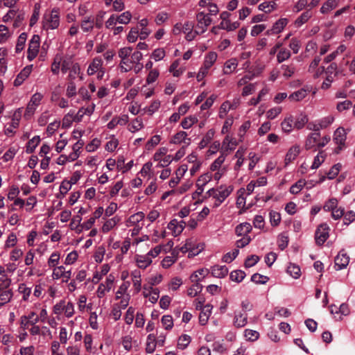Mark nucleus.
I'll list each match as a JSON object with an SVG mask.
<instances>
[{"label": "nucleus", "instance_id": "nucleus-1", "mask_svg": "<svg viewBox=\"0 0 355 355\" xmlns=\"http://www.w3.org/2000/svg\"><path fill=\"white\" fill-rule=\"evenodd\" d=\"M143 55L140 51H135L131 56L124 60H121L119 68L123 73L134 70L135 73H139L144 67L140 62Z\"/></svg>", "mask_w": 355, "mask_h": 355}, {"label": "nucleus", "instance_id": "nucleus-2", "mask_svg": "<svg viewBox=\"0 0 355 355\" xmlns=\"http://www.w3.org/2000/svg\"><path fill=\"white\" fill-rule=\"evenodd\" d=\"M60 10L54 8L42 17V28L46 31L57 29L60 26Z\"/></svg>", "mask_w": 355, "mask_h": 355}, {"label": "nucleus", "instance_id": "nucleus-3", "mask_svg": "<svg viewBox=\"0 0 355 355\" xmlns=\"http://www.w3.org/2000/svg\"><path fill=\"white\" fill-rule=\"evenodd\" d=\"M233 191L232 186H220L217 189H211L208 191L209 196L215 199L214 207H218L231 194Z\"/></svg>", "mask_w": 355, "mask_h": 355}, {"label": "nucleus", "instance_id": "nucleus-4", "mask_svg": "<svg viewBox=\"0 0 355 355\" xmlns=\"http://www.w3.org/2000/svg\"><path fill=\"white\" fill-rule=\"evenodd\" d=\"M196 20V33L197 34L205 33L212 21L208 15H206L204 12H200L197 14Z\"/></svg>", "mask_w": 355, "mask_h": 355}, {"label": "nucleus", "instance_id": "nucleus-5", "mask_svg": "<svg viewBox=\"0 0 355 355\" xmlns=\"http://www.w3.org/2000/svg\"><path fill=\"white\" fill-rule=\"evenodd\" d=\"M103 61L101 57H95L89 63L87 73L89 76H92L98 72V76L101 77L105 73V69L103 67Z\"/></svg>", "mask_w": 355, "mask_h": 355}, {"label": "nucleus", "instance_id": "nucleus-6", "mask_svg": "<svg viewBox=\"0 0 355 355\" xmlns=\"http://www.w3.org/2000/svg\"><path fill=\"white\" fill-rule=\"evenodd\" d=\"M43 97V95L39 92L35 93L31 96V100L27 105L26 112L24 113L25 117H31L34 114L37 107L40 104V102L42 101Z\"/></svg>", "mask_w": 355, "mask_h": 355}, {"label": "nucleus", "instance_id": "nucleus-7", "mask_svg": "<svg viewBox=\"0 0 355 355\" xmlns=\"http://www.w3.org/2000/svg\"><path fill=\"white\" fill-rule=\"evenodd\" d=\"M329 227L327 223L320 224L315 233V243L318 245H322L329 238Z\"/></svg>", "mask_w": 355, "mask_h": 355}, {"label": "nucleus", "instance_id": "nucleus-8", "mask_svg": "<svg viewBox=\"0 0 355 355\" xmlns=\"http://www.w3.org/2000/svg\"><path fill=\"white\" fill-rule=\"evenodd\" d=\"M40 45V38L39 35H34L29 42L28 48L27 58L29 61L34 60L38 54Z\"/></svg>", "mask_w": 355, "mask_h": 355}, {"label": "nucleus", "instance_id": "nucleus-9", "mask_svg": "<svg viewBox=\"0 0 355 355\" xmlns=\"http://www.w3.org/2000/svg\"><path fill=\"white\" fill-rule=\"evenodd\" d=\"M114 281V277L112 274H110L107 278L105 282L99 284L98 289L96 291L97 297L98 298H102L105 296V295L110 292L113 286Z\"/></svg>", "mask_w": 355, "mask_h": 355}, {"label": "nucleus", "instance_id": "nucleus-10", "mask_svg": "<svg viewBox=\"0 0 355 355\" xmlns=\"http://www.w3.org/2000/svg\"><path fill=\"white\" fill-rule=\"evenodd\" d=\"M191 138L188 137V134L184 131H179L175 134L171 139L170 143L173 144H183V146L187 147L191 144Z\"/></svg>", "mask_w": 355, "mask_h": 355}, {"label": "nucleus", "instance_id": "nucleus-11", "mask_svg": "<svg viewBox=\"0 0 355 355\" xmlns=\"http://www.w3.org/2000/svg\"><path fill=\"white\" fill-rule=\"evenodd\" d=\"M347 139V132L344 128L339 127L338 128L334 134V141L338 146V150L342 149V146L345 145V140Z\"/></svg>", "mask_w": 355, "mask_h": 355}, {"label": "nucleus", "instance_id": "nucleus-12", "mask_svg": "<svg viewBox=\"0 0 355 355\" xmlns=\"http://www.w3.org/2000/svg\"><path fill=\"white\" fill-rule=\"evenodd\" d=\"M238 144L236 139L226 136L222 143L221 153H227V155L230 152L235 149Z\"/></svg>", "mask_w": 355, "mask_h": 355}, {"label": "nucleus", "instance_id": "nucleus-13", "mask_svg": "<svg viewBox=\"0 0 355 355\" xmlns=\"http://www.w3.org/2000/svg\"><path fill=\"white\" fill-rule=\"evenodd\" d=\"M248 324V314L243 311H235L233 324L236 328H242Z\"/></svg>", "mask_w": 355, "mask_h": 355}, {"label": "nucleus", "instance_id": "nucleus-14", "mask_svg": "<svg viewBox=\"0 0 355 355\" xmlns=\"http://www.w3.org/2000/svg\"><path fill=\"white\" fill-rule=\"evenodd\" d=\"M288 24V19L286 18H281L277 20L272 26V27L268 30L266 33V35H275L281 33L284 27Z\"/></svg>", "mask_w": 355, "mask_h": 355}, {"label": "nucleus", "instance_id": "nucleus-15", "mask_svg": "<svg viewBox=\"0 0 355 355\" xmlns=\"http://www.w3.org/2000/svg\"><path fill=\"white\" fill-rule=\"evenodd\" d=\"M349 262V257L344 251H340L335 258V267L336 270H342L347 267Z\"/></svg>", "mask_w": 355, "mask_h": 355}, {"label": "nucleus", "instance_id": "nucleus-16", "mask_svg": "<svg viewBox=\"0 0 355 355\" xmlns=\"http://www.w3.org/2000/svg\"><path fill=\"white\" fill-rule=\"evenodd\" d=\"M33 69V65L25 67L17 76L14 80L15 86L21 85L24 81L29 76Z\"/></svg>", "mask_w": 355, "mask_h": 355}, {"label": "nucleus", "instance_id": "nucleus-17", "mask_svg": "<svg viewBox=\"0 0 355 355\" xmlns=\"http://www.w3.org/2000/svg\"><path fill=\"white\" fill-rule=\"evenodd\" d=\"M340 3V2L338 0H327L322 5L320 11L324 15L329 14L336 9Z\"/></svg>", "mask_w": 355, "mask_h": 355}, {"label": "nucleus", "instance_id": "nucleus-18", "mask_svg": "<svg viewBox=\"0 0 355 355\" xmlns=\"http://www.w3.org/2000/svg\"><path fill=\"white\" fill-rule=\"evenodd\" d=\"M184 226L185 222L183 220L178 222L176 219H173L168 223V228L173 231L175 236H178L182 233Z\"/></svg>", "mask_w": 355, "mask_h": 355}, {"label": "nucleus", "instance_id": "nucleus-19", "mask_svg": "<svg viewBox=\"0 0 355 355\" xmlns=\"http://www.w3.org/2000/svg\"><path fill=\"white\" fill-rule=\"evenodd\" d=\"M252 230V225L250 223H242L235 228V233L238 236H249L248 234Z\"/></svg>", "mask_w": 355, "mask_h": 355}, {"label": "nucleus", "instance_id": "nucleus-20", "mask_svg": "<svg viewBox=\"0 0 355 355\" xmlns=\"http://www.w3.org/2000/svg\"><path fill=\"white\" fill-rule=\"evenodd\" d=\"M300 153V146L299 145H294L291 146L286 156H285V164H288L294 159H296V157L299 155Z\"/></svg>", "mask_w": 355, "mask_h": 355}, {"label": "nucleus", "instance_id": "nucleus-21", "mask_svg": "<svg viewBox=\"0 0 355 355\" xmlns=\"http://www.w3.org/2000/svg\"><path fill=\"white\" fill-rule=\"evenodd\" d=\"M178 250L175 248L171 252V254L166 256L162 261V266L164 268H168L172 266L178 259Z\"/></svg>", "mask_w": 355, "mask_h": 355}, {"label": "nucleus", "instance_id": "nucleus-22", "mask_svg": "<svg viewBox=\"0 0 355 355\" xmlns=\"http://www.w3.org/2000/svg\"><path fill=\"white\" fill-rule=\"evenodd\" d=\"M212 308L213 306L209 304L204 306L199 315V322L200 324L205 325L207 324L211 313Z\"/></svg>", "mask_w": 355, "mask_h": 355}, {"label": "nucleus", "instance_id": "nucleus-23", "mask_svg": "<svg viewBox=\"0 0 355 355\" xmlns=\"http://www.w3.org/2000/svg\"><path fill=\"white\" fill-rule=\"evenodd\" d=\"M217 58H218V55L216 52H214V51L209 52L205 55L203 64L201 67L209 70L210 68L216 62Z\"/></svg>", "mask_w": 355, "mask_h": 355}, {"label": "nucleus", "instance_id": "nucleus-24", "mask_svg": "<svg viewBox=\"0 0 355 355\" xmlns=\"http://www.w3.org/2000/svg\"><path fill=\"white\" fill-rule=\"evenodd\" d=\"M238 64L239 62L236 58H231L227 60L224 64V68L223 70V73L227 75L231 74L235 71Z\"/></svg>", "mask_w": 355, "mask_h": 355}, {"label": "nucleus", "instance_id": "nucleus-25", "mask_svg": "<svg viewBox=\"0 0 355 355\" xmlns=\"http://www.w3.org/2000/svg\"><path fill=\"white\" fill-rule=\"evenodd\" d=\"M180 60L177 59L171 64L169 67V71L172 73L174 77H180L185 71V67H179Z\"/></svg>", "mask_w": 355, "mask_h": 355}, {"label": "nucleus", "instance_id": "nucleus-26", "mask_svg": "<svg viewBox=\"0 0 355 355\" xmlns=\"http://www.w3.org/2000/svg\"><path fill=\"white\" fill-rule=\"evenodd\" d=\"M211 275L217 278H223L228 274V268L226 266H214L211 270Z\"/></svg>", "mask_w": 355, "mask_h": 355}, {"label": "nucleus", "instance_id": "nucleus-27", "mask_svg": "<svg viewBox=\"0 0 355 355\" xmlns=\"http://www.w3.org/2000/svg\"><path fill=\"white\" fill-rule=\"evenodd\" d=\"M187 240V243H189V245L188 246L189 257H195L196 255H198L203 249L202 245H197L196 246L193 239H189Z\"/></svg>", "mask_w": 355, "mask_h": 355}, {"label": "nucleus", "instance_id": "nucleus-28", "mask_svg": "<svg viewBox=\"0 0 355 355\" xmlns=\"http://www.w3.org/2000/svg\"><path fill=\"white\" fill-rule=\"evenodd\" d=\"M209 273V270L207 268L199 269L193 272L190 276V280L191 282H199L204 279Z\"/></svg>", "mask_w": 355, "mask_h": 355}, {"label": "nucleus", "instance_id": "nucleus-29", "mask_svg": "<svg viewBox=\"0 0 355 355\" xmlns=\"http://www.w3.org/2000/svg\"><path fill=\"white\" fill-rule=\"evenodd\" d=\"M135 260L138 267L143 269L146 268L152 263L151 258L147 254L136 255Z\"/></svg>", "mask_w": 355, "mask_h": 355}, {"label": "nucleus", "instance_id": "nucleus-30", "mask_svg": "<svg viewBox=\"0 0 355 355\" xmlns=\"http://www.w3.org/2000/svg\"><path fill=\"white\" fill-rule=\"evenodd\" d=\"M94 26V19L91 17H86L81 21L80 28L85 33L91 32Z\"/></svg>", "mask_w": 355, "mask_h": 355}, {"label": "nucleus", "instance_id": "nucleus-31", "mask_svg": "<svg viewBox=\"0 0 355 355\" xmlns=\"http://www.w3.org/2000/svg\"><path fill=\"white\" fill-rule=\"evenodd\" d=\"M282 129L284 132L289 133L294 127V119L292 116H286L281 123Z\"/></svg>", "mask_w": 355, "mask_h": 355}, {"label": "nucleus", "instance_id": "nucleus-32", "mask_svg": "<svg viewBox=\"0 0 355 355\" xmlns=\"http://www.w3.org/2000/svg\"><path fill=\"white\" fill-rule=\"evenodd\" d=\"M13 293L11 289L6 288L0 291V306H3L8 303L12 297Z\"/></svg>", "mask_w": 355, "mask_h": 355}, {"label": "nucleus", "instance_id": "nucleus-33", "mask_svg": "<svg viewBox=\"0 0 355 355\" xmlns=\"http://www.w3.org/2000/svg\"><path fill=\"white\" fill-rule=\"evenodd\" d=\"M94 105L87 107H81L75 115V119H76V121H80L84 115H91L94 112Z\"/></svg>", "mask_w": 355, "mask_h": 355}, {"label": "nucleus", "instance_id": "nucleus-34", "mask_svg": "<svg viewBox=\"0 0 355 355\" xmlns=\"http://www.w3.org/2000/svg\"><path fill=\"white\" fill-rule=\"evenodd\" d=\"M120 218L117 216H114L107 221L103 225L102 231L104 233H107L110 232L112 229H113L117 223L119 222Z\"/></svg>", "mask_w": 355, "mask_h": 355}, {"label": "nucleus", "instance_id": "nucleus-35", "mask_svg": "<svg viewBox=\"0 0 355 355\" xmlns=\"http://www.w3.org/2000/svg\"><path fill=\"white\" fill-rule=\"evenodd\" d=\"M110 268L107 264H104L102 266L101 271H96L93 276L92 282L94 284L98 283L104 275H107L109 272Z\"/></svg>", "mask_w": 355, "mask_h": 355}, {"label": "nucleus", "instance_id": "nucleus-36", "mask_svg": "<svg viewBox=\"0 0 355 355\" xmlns=\"http://www.w3.org/2000/svg\"><path fill=\"white\" fill-rule=\"evenodd\" d=\"M77 76L80 77V79L82 80L83 77L80 76V64L77 62H75L71 67L69 73V79L71 81H73L76 78Z\"/></svg>", "mask_w": 355, "mask_h": 355}, {"label": "nucleus", "instance_id": "nucleus-37", "mask_svg": "<svg viewBox=\"0 0 355 355\" xmlns=\"http://www.w3.org/2000/svg\"><path fill=\"white\" fill-rule=\"evenodd\" d=\"M236 107L230 101H226L220 105L218 116L220 118L223 119L226 116L227 114L230 110L234 109Z\"/></svg>", "mask_w": 355, "mask_h": 355}, {"label": "nucleus", "instance_id": "nucleus-38", "mask_svg": "<svg viewBox=\"0 0 355 355\" xmlns=\"http://www.w3.org/2000/svg\"><path fill=\"white\" fill-rule=\"evenodd\" d=\"M243 336H244L245 340L249 342H255L260 337V334L257 331L252 330L250 329H245V331L243 332Z\"/></svg>", "mask_w": 355, "mask_h": 355}, {"label": "nucleus", "instance_id": "nucleus-39", "mask_svg": "<svg viewBox=\"0 0 355 355\" xmlns=\"http://www.w3.org/2000/svg\"><path fill=\"white\" fill-rule=\"evenodd\" d=\"M19 293L22 295V300L24 301H28L32 289L31 287L27 286L26 284H20L18 287Z\"/></svg>", "mask_w": 355, "mask_h": 355}, {"label": "nucleus", "instance_id": "nucleus-40", "mask_svg": "<svg viewBox=\"0 0 355 355\" xmlns=\"http://www.w3.org/2000/svg\"><path fill=\"white\" fill-rule=\"evenodd\" d=\"M226 156L227 153H221L220 155L210 165V171H216L217 169L222 168V164L224 163Z\"/></svg>", "mask_w": 355, "mask_h": 355}, {"label": "nucleus", "instance_id": "nucleus-41", "mask_svg": "<svg viewBox=\"0 0 355 355\" xmlns=\"http://www.w3.org/2000/svg\"><path fill=\"white\" fill-rule=\"evenodd\" d=\"M320 137V132H314V133H311V135H309V136L308 137V138L306 141V144H305L306 148L307 149H310L312 147H313L315 144H318V143L319 141Z\"/></svg>", "mask_w": 355, "mask_h": 355}, {"label": "nucleus", "instance_id": "nucleus-42", "mask_svg": "<svg viewBox=\"0 0 355 355\" xmlns=\"http://www.w3.org/2000/svg\"><path fill=\"white\" fill-rule=\"evenodd\" d=\"M131 276L135 290L136 293H139L141 288V273L138 270H135L132 272Z\"/></svg>", "mask_w": 355, "mask_h": 355}, {"label": "nucleus", "instance_id": "nucleus-43", "mask_svg": "<svg viewBox=\"0 0 355 355\" xmlns=\"http://www.w3.org/2000/svg\"><path fill=\"white\" fill-rule=\"evenodd\" d=\"M308 94V91L305 89H300L293 93H292L288 98L293 101H300L304 99Z\"/></svg>", "mask_w": 355, "mask_h": 355}, {"label": "nucleus", "instance_id": "nucleus-44", "mask_svg": "<svg viewBox=\"0 0 355 355\" xmlns=\"http://www.w3.org/2000/svg\"><path fill=\"white\" fill-rule=\"evenodd\" d=\"M240 26L239 22L234 21V22H230V20L227 21H221L220 24L218 25V27L220 29L226 30L227 31H232L236 28H238Z\"/></svg>", "mask_w": 355, "mask_h": 355}, {"label": "nucleus", "instance_id": "nucleus-45", "mask_svg": "<svg viewBox=\"0 0 355 355\" xmlns=\"http://www.w3.org/2000/svg\"><path fill=\"white\" fill-rule=\"evenodd\" d=\"M61 63H62V55L60 54H57L54 59L53 62L51 64V70L52 73L55 75H58L60 72V69H61Z\"/></svg>", "mask_w": 355, "mask_h": 355}, {"label": "nucleus", "instance_id": "nucleus-46", "mask_svg": "<svg viewBox=\"0 0 355 355\" xmlns=\"http://www.w3.org/2000/svg\"><path fill=\"white\" fill-rule=\"evenodd\" d=\"M40 142V138L39 136H35L31 140L28 141L26 148V152L27 153H32L38 144Z\"/></svg>", "mask_w": 355, "mask_h": 355}, {"label": "nucleus", "instance_id": "nucleus-47", "mask_svg": "<svg viewBox=\"0 0 355 355\" xmlns=\"http://www.w3.org/2000/svg\"><path fill=\"white\" fill-rule=\"evenodd\" d=\"M281 70L282 72V76L285 78L288 79L295 73V68L293 64H282L281 66Z\"/></svg>", "mask_w": 355, "mask_h": 355}, {"label": "nucleus", "instance_id": "nucleus-48", "mask_svg": "<svg viewBox=\"0 0 355 355\" xmlns=\"http://www.w3.org/2000/svg\"><path fill=\"white\" fill-rule=\"evenodd\" d=\"M326 155L323 151H320L318 154L314 157L313 164L311 166L312 169H316L320 167V166L324 162L325 160Z\"/></svg>", "mask_w": 355, "mask_h": 355}, {"label": "nucleus", "instance_id": "nucleus-49", "mask_svg": "<svg viewBox=\"0 0 355 355\" xmlns=\"http://www.w3.org/2000/svg\"><path fill=\"white\" fill-rule=\"evenodd\" d=\"M291 52L286 48H282L279 51L277 55V61L278 63H282L285 60H287L291 57Z\"/></svg>", "mask_w": 355, "mask_h": 355}, {"label": "nucleus", "instance_id": "nucleus-50", "mask_svg": "<svg viewBox=\"0 0 355 355\" xmlns=\"http://www.w3.org/2000/svg\"><path fill=\"white\" fill-rule=\"evenodd\" d=\"M312 16L309 10L305 11L295 20V24L296 26L300 27L305 24Z\"/></svg>", "mask_w": 355, "mask_h": 355}, {"label": "nucleus", "instance_id": "nucleus-51", "mask_svg": "<svg viewBox=\"0 0 355 355\" xmlns=\"http://www.w3.org/2000/svg\"><path fill=\"white\" fill-rule=\"evenodd\" d=\"M197 122L198 118L196 116H189L182 121L181 126L183 129H189Z\"/></svg>", "mask_w": 355, "mask_h": 355}, {"label": "nucleus", "instance_id": "nucleus-52", "mask_svg": "<svg viewBox=\"0 0 355 355\" xmlns=\"http://www.w3.org/2000/svg\"><path fill=\"white\" fill-rule=\"evenodd\" d=\"M130 286V282H124L123 283H122L116 293V299H121V297L127 295V291Z\"/></svg>", "mask_w": 355, "mask_h": 355}, {"label": "nucleus", "instance_id": "nucleus-53", "mask_svg": "<svg viewBox=\"0 0 355 355\" xmlns=\"http://www.w3.org/2000/svg\"><path fill=\"white\" fill-rule=\"evenodd\" d=\"M287 272L295 279L299 278L301 275L300 267L293 263H290L287 267Z\"/></svg>", "mask_w": 355, "mask_h": 355}, {"label": "nucleus", "instance_id": "nucleus-54", "mask_svg": "<svg viewBox=\"0 0 355 355\" xmlns=\"http://www.w3.org/2000/svg\"><path fill=\"white\" fill-rule=\"evenodd\" d=\"M193 283V284L187 291V295L191 297L196 296L202 289V286L199 282Z\"/></svg>", "mask_w": 355, "mask_h": 355}, {"label": "nucleus", "instance_id": "nucleus-55", "mask_svg": "<svg viewBox=\"0 0 355 355\" xmlns=\"http://www.w3.org/2000/svg\"><path fill=\"white\" fill-rule=\"evenodd\" d=\"M214 134L215 132L214 130L211 129L208 130L199 144L200 148H204L213 139Z\"/></svg>", "mask_w": 355, "mask_h": 355}, {"label": "nucleus", "instance_id": "nucleus-56", "mask_svg": "<svg viewBox=\"0 0 355 355\" xmlns=\"http://www.w3.org/2000/svg\"><path fill=\"white\" fill-rule=\"evenodd\" d=\"M65 304V300H60L53 306V313L56 315L58 319H60L59 316L64 313Z\"/></svg>", "mask_w": 355, "mask_h": 355}, {"label": "nucleus", "instance_id": "nucleus-57", "mask_svg": "<svg viewBox=\"0 0 355 355\" xmlns=\"http://www.w3.org/2000/svg\"><path fill=\"white\" fill-rule=\"evenodd\" d=\"M245 277V273L243 270H237L230 273V277L232 281L239 283L243 281Z\"/></svg>", "mask_w": 355, "mask_h": 355}, {"label": "nucleus", "instance_id": "nucleus-58", "mask_svg": "<svg viewBox=\"0 0 355 355\" xmlns=\"http://www.w3.org/2000/svg\"><path fill=\"white\" fill-rule=\"evenodd\" d=\"M27 38V34L25 33H22L20 34L17 39V42L15 47V51L17 53L21 52L25 46V43Z\"/></svg>", "mask_w": 355, "mask_h": 355}, {"label": "nucleus", "instance_id": "nucleus-59", "mask_svg": "<svg viewBox=\"0 0 355 355\" xmlns=\"http://www.w3.org/2000/svg\"><path fill=\"white\" fill-rule=\"evenodd\" d=\"M334 117L332 115H329L318 120V125H320L321 129H324L329 127L334 122Z\"/></svg>", "mask_w": 355, "mask_h": 355}, {"label": "nucleus", "instance_id": "nucleus-60", "mask_svg": "<svg viewBox=\"0 0 355 355\" xmlns=\"http://www.w3.org/2000/svg\"><path fill=\"white\" fill-rule=\"evenodd\" d=\"M116 18L118 23L128 24L132 19V14L130 11H125L119 15H116Z\"/></svg>", "mask_w": 355, "mask_h": 355}, {"label": "nucleus", "instance_id": "nucleus-61", "mask_svg": "<svg viewBox=\"0 0 355 355\" xmlns=\"http://www.w3.org/2000/svg\"><path fill=\"white\" fill-rule=\"evenodd\" d=\"M275 5L273 1H265L259 6V9L266 13H269L275 9Z\"/></svg>", "mask_w": 355, "mask_h": 355}, {"label": "nucleus", "instance_id": "nucleus-62", "mask_svg": "<svg viewBox=\"0 0 355 355\" xmlns=\"http://www.w3.org/2000/svg\"><path fill=\"white\" fill-rule=\"evenodd\" d=\"M190 342L191 337L189 335L183 334L179 338L178 347L179 349H184L189 345Z\"/></svg>", "mask_w": 355, "mask_h": 355}, {"label": "nucleus", "instance_id": "nucleus-63", "mask_svg": "<svg viewBox=\"0 0 355 355\" xmlns=\"http://www.w3.org/2000/svg\"><path fill=\"white\" fill-rule=\"evenodd\" d=\"M166 55V52L164 49L158 48L155 49L152 54L150 55V58L153 59L155 61H160L162 60Z\"/></svg>", "mask_w": 355, "mask_h": 355}, {"label": "nucleus", "instance_id": "nucleus-64", "mask_svg": "<svg viewBox=\"0 0 355 355\" xmlns=\"http://www.w3.org/2000/svg\"><path fill=\"white\" fill-rule=\"evenodd\" d=\"M265 67L263 65L257 64L253 67H252L250 70H248V73L250 76L254 79L256 77H258L261 74L263 71Z\"/></svg>", "mask_w": 355, "mask_h": 355}]
</instances>
